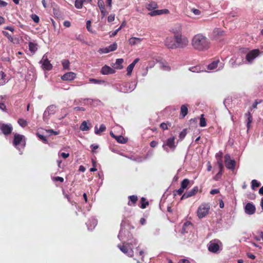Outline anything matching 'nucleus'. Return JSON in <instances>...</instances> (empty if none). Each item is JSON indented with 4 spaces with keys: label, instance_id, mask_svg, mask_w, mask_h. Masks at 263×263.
<instances>
[{
    "label": "nucleus",
    "instance_id": "473e14b6",
    "mask_svg": "<svg viewBox=\"0 0 263 263\" xmlns=\"http://www.w3.org/2000/svg\"><path fill=\"white\" fill-rule=\"evenodd\" d=\"M157 7V4H156V3L154 2H152L151 3L148 4L146 6V8L149 10H152L153 9H156Z\"/></svg>",
    "mask_w": 263,
    "mask_h": 263
},
{
    "label": "nucleus",
    "instance_id": "864d4df0",
    "mask_svg": "<svg viewBox=\"0 0 263 263\" xmlns=\"http://www.w3.org/2000/svg\"><path fill=\"white\" fill-rule=\"evenodd\" d=\"M52 180L54 181H60L63 182L64 181V178L61 177H55L52 178Z\"/></svg>",
    "mask_w": 263,
    "mask_h": 263
},
{
    "label": "nucleus",
    "instance_id": "20e7f679",
    "mask_svg": "<svg viewBox=\"0 0 263 263\" xmlns=\"http://www.w3.org/2000/svg\"><path fill=\"white\" fill-rule=\"evenodd\" d=\"M210 209V206L208 203H202L198 208L197 216L200 219L204 217L209 214Z\"/></svg>",
    "mask_w": 263,
    "mask_h": 263
},
{
    "label": "nucleus",
    "instance_id": "3c124183",
    "mask_svg": "<svg viewBox=\"0 0 263 263\" xmlns=\"http://www.w3.org/2000/svg\"><path fill=\"white\" fill-rule=\"evenodd\" d=\"M98 52L100 53H107L109 52L107 47L100 48Z\"/></svg>",
    "mask_w": 263,
    "mask_h": 263
},
{
    "label": "nucleus",
    "instance_id": "680f3d73",
    "mask_svg": "<svg viewBox=\"0 0 263 263\" xmlns=\"http://www.w3.org/2000/svg\"><path fill=\"white\" fill-rule=\"evenodd\" d=\"M7 3L5 1L0 0V7H5L7 6Z\"/></svg>",
    "mask_w": 263,
    "mask_h": 263
},
{
    "label": "nucleus",
    "instance_id": "423d86ee",
    "mask_svg": "<svg viewBox=\"0 0 263 263\" xmlns=\"http://www.w3.org/2000/svg\"><path fill=\"white\" fill-rule=\"evenodd\" d=\"M165 45L169 49H175L177 48L176 46V39L174 36H168L164 41Z\"/></svg>",
    "mask_w": 263,
    "mask_h": 263
},
{
    "label": "nucleus",
    "instance_id": "dca6fc26",
    "mask_svg": "<svg viewBox=\"0 0 263 263\" xmlns=\"http://www.w3.org/2000/svg\"><path fill=\"white\" fill-rule=\"evenodd\" d=\"M110 136L115 138L117 141L119 143L124 144L127 142V139L125 138L123 136L121 135L116 136L112 132H110Z\"/></svg>",
    "mask_w": 263,
    "mask_h": 263
},
{
    "label": "nucleus",
    "instance_id": "6e6552de",
    "mask_svg": "<svg viewBox=\"0 0 263 263\" xmlns=\"http://www.w3.org/2000/svg\"><path fill=\"white\" fill-rule=\"evenodd\" d=\"M259 53L260 51L259 49L252 50L247 54L246 59L248 62L251 63L254 59L259 55Z\"/></svg>",
    "mask_w": 263,
    "mask_h": 263
},
{
    "label": "nucleus",
    "instance_id": "4d7b16f0",
    "mask_svg": "<svg viewBox=\"0 0 263 263\" xmlns=\"http://www.w3.org/2000/svg\"><path fill=\"white\" fill-rule=\"evenodd\" d=\"M90 26H91V21H87L86 22V28L88 31L91 32V30L90 29Z\"/></svg>",
    "mask_w": 263,
    "mask_h": 263
},
{
    "label": "nucleus",
    "instance_id": "c85d7f7f",
    "mask_svg": "<svg viewBox=\"0 0 263 263\" xmlns=\"http://www.w3.org/2000/svg\"><path fill=\"white\" fill-rule=\"evenodd\" d=\"M56 111V106L55 105H52L49 106L46 110H45L44 114H46L47 112L48 114H54Z\"/></svg>",
    "mask_w": 263,
    "mask_h": 263
},
{
    "label": "nucleus",
    "instance_id": "7c9ffc66",
    "mask_svg": "<svg viewBox=\"0 0 263 263\" xmlns=\"http://www.w3.org/2000/svg\"><path fill=\"white\" fill-rule=\"evenodd\" d=\"M141 205L140 208L141 209H145L147 205L149 204L148 201H146V199L144 197H142L141 199Z\"/></svg>",
    "mask_w": 263,
    "mask_h": 263
},
{
    "label": "nucleus",
    "instance_id": "4468645a",
    "mask_svg": "<svg viewBox=\"0 0 263 263\" xmlns=\"http://www.w3.org/2000/svg\"><path fill=\"white\" fill-rule=\"evenodd\" d=\"M224 32L220 28H215L212 32V37L214 40H219L224 35Z\"/></svg>",
    "mask_w": 263,
    "mask_h": 263
},
{
    "label": "nucleus",
    "instance_id": "f257e3e1",
    "mask_svg": "<svg viewBox=\"0 0 263 263\" xmlns=\"http://www.w3.org/2000/svg\"><path fill=\"white\" fill-rule=\"evenodd\" d=\"M192 45L196 50L204 51L210 47V42L209 40L201 34L195 35L192 40Z\"/></svg>",
    "mask_w": 263,
    "mask_h": 263
},
{
    "label": "nucleus",
    "instance_id": "c756f323",
    "mask_svg": "<svg viewBox=\"0 0 263 263\" xmlns=\"http://www.w3.org/2000/svg\"><path fill=\"white\" fill-rule=\"evenodd\" d=\"M123 63V59H118L116 60V64L117 65V66L115 67V68L117 69H122L123 67L122 65V64Z\"/></svg>",
    "mask_w": 263,
    "mask_h": 263
},
{
    "label": "nucleus",
    "instance_id": "39448f33",
    "mask_svg": "<svg viewBox=\"0 0 263 263\" xmlns=\"http://www.w3.org/2000/svg\"><path fill=\"white\" fill-rule=\"evenodd\" d=\"M19 144H22L25 146V137L21 134H15L14 135V139L13 141V145L14 146H16Z\"/></svg>",
    "mask_w": 263,
    "mask_h": 263
},
{
    "label": "nucleus",
    "instance_id": "ddd939ff",
    "mask_svg": "<svg viewBox=\"0 0 263 263\" xmlns=\"http://www.w3.org/2000/svg\"><path fill=\"white\" fill-rule=\"evenodd\" d=\"M256 208L252 202L247 203L245 207V212L248 215H252L255 213Z\"/></svg>",
    "mask_w": 263,
    "mask_h": 263
},
{
    "label": "nucleus",
    "instance_id": "2f4dec72",
    "mask_svg": "<svg viewBox=\"0 0 263 263\" xmlns=\"http://www.w3.org/2000/svg\"><path fill=\"white\" fill-rule=\"evenodd\" d=\"M190 183V180L188 179H183L181 182V188L183 189L184 190L187 188V186Z\"/></svg>",
    "mask_w": 263,
    "mask_h": 263
},
{
    "label": "nucleus",
    "instance_id": "72a5a7b5",
    "mask_svg": "<svg viewBox=\"0 0 263 263\" xmlns=\"http://www.w3.org/2000/svg\"><path fill=\"white\" fill-rule=\"evenodd\" d=\"M36 136L39 138L40 140H41L44 143L47 142V138L44 135L40 133L39 132H37L36 133Z\"/></svg>",
    "mask_w": 263,
    "mask_h": 263
},
{
    "label": "nucleus",
    "instance_id": "37998d69",
    "mask_svg": "<svg viewBox=\"0 0 263 263\" xmlns=\"http://www.w3.org/2000/svg\"><path fill=\"white\" fill-rule=\"evenodd\" d=\"M186 134H187L186 129H183L182 131H181L180 132V133L179 134V139L180 140H182V139H183L184 138V137L186 136Z\"/></svg>",
    "mask_w": 263,
    "mask_h": 263
},
{
    "label": "nucleus",
    "instance_id": "09e8293b",
    "mask_svg": "<svg viewBox=\"0 0 263 263\" xmlns=\"http://www.w3.org/2000/svg\"><path fill=\"white\" fill-rule=\"evenodd\" d=\"M168 125L171 126V123H162L160 126L163 130H166L168 129Z\"/></svg>",
    "mask_w": 263,
    "mask_h": 263
},
{
    "label": "nucleus",
    "instance_id": "9b49d317",
    "mask_svg": "<svg viewBox=\"0 0 263 263\" xmlns=\"http://www.w3.org/2000/svg\"><path fill=\"white\" fill-rule=\"evenodd\" d=\"M41 63L42 64L43 69L49 71L52 68V65L48 60L47 56L46 54L43 55Z\"/></svg>",
    "mask_w": 263,
    "mask_h": 263
},
{
    "label": "nucleus",
    "instance_id": "6e6d98bb",
    "mask_svg": "<svg viewBox=\"0 0 263 263\" xmlns=\"http://www.w3.org/2000/svg\"><path fill=\"white\" fill-rule=\"evenodd\" d=\"M222 174V172L219 171V172L215 175V176L214 177V179L215 180H218L219 178L221 177V175Z\"/></svg>",
    "mask_w": 263,
    "mask_h": 263
},
{
    "label": "nucleus",
    "instance_id": "79ce46f5",
    "mask_svg": "<svg viewBox=\"0 0 263 263\" xmlns=\"http://www.w3.org/2000/svg\"><path fill=\"white\" fill-rule=\"evenodd\" d=\"M75 7L78 9H81L82 8L83 3L82 0H76L75 1Z\"/></svg>",
    "mask_w": 263,
    "mask_h": 263
},
{
    "label": "nucleus",
    "instance_id": "393cba45",
    "mask_svg": "<svg viewBox=\"0 0 263 263\" xmlns=\"http://www.w3.org/2000/svg\"><path fill=\"white\" fill-rule=\"evenodd\" d=\"M175 138L174 137H172L167 139L165 145L170 148H173L175 146Z\"/></svg>",
    "mask_w": 263,
    "mask_h": 263
},
{
    "label": "nucleus",
    "instance_id": "c03bdc74",
    "mask_svg": "<svg viewBox=\"0 0 263 263\" xmlns=\"http://www.w3.org/2000/svg\"><path fill=\"white\" fill-rule=\"evenodd\" d=\"M3 34L7 37V39L11 42H13V38L11 35H10L8 32L3 31L2 32Z\"/></svg>",
    "mask_w": 263,
    "mask_h": 263
},
{
    "label": "nucleus",
    "instance_id": "ea45409f",
    "mask_svg": "<svg viewBox=\"0 0 263 263\" xmlns=\"http://www.w3.org/2000/svg\"><path fill=\"white\" fill-rule=\"evenodd\" d=\"M117 44L116 43H114L112 44L109 45L107 47L109 52L114 51L117 49Z\"/></svg>",
    "mask_w": 263,
    "mask_h": 263
},
{
    "label": "nucleus",
    "instance_id": "aec40b11",
    "mask_svg": "<svg viewBox=\"0 0 263 263\" xmlns=\"http://www.w3.org/2000/svg\"><path fill=\"white\" fill-rule=\"evenodd\" d=\"M245 117L247 118V127L249 130L251 127V124L252 122L253 118L250 111H248L245 114Z\"/></svg>",
    "mask_w": 263,
    "mask_h": 263
},
{
    "label": "nucleus",
    "instance_id": "f03ea898",
    "mask_svg": "<svg viewBox=\"0 0 263 263\" xmlns=\"http://www.w3.org/2000/svg\"><path fill=\"white\" fill-rule=\"evenodd\" d=\"M175 39H176V44L177 48H184L189 43L187 37L181 34H175Z\"/></svg>",
    "mask_w": 263,
    "mask_h": 263
},
{
    "label": "nucleus",
    "instance_id": "69168bd1",
    "mask_svg": "<svg viewBox=\"0 0 263 263\" xmlns=\"http://www.w3.org/2000/svg\"><path fill=\"white\" fill-rule=\"evenodd\" d=\"M61 156L63 158L65 159L67 158L69 156V153H62L60 154Z\"/></svg>",
    "mask_w": 263,
    "mask_h": 263
},
{
    "label": "nucleus",
    "instance_id": "c9c22d12",
    "mask_svg": "<svg viewBox=\"0 0 263 263\" xmlns=\"http://www.w3.org/2000/svg\"><path fill=\"white\" fill-rule=\"evenodd\" d=\"M251 187L253 190L255 189V187H258L260 186L261 184L259 182H258L256 180L254 179L251 181Z\"/></svg>",
    "mask_w": 263,
    "mask_h": 263
},
{
    "label": "nucleus",
    "instance_id": "2eb2a0df",
    "mask_svg": "<svg viewBox=\"0 0 263 263\" xmlns=\"http://www.w3.org/2000/svg\"><path fill=\"white\" fill-rule=\"evenodd\" d=\"M100 72L103 75H108L115 73L116 71L110 67L105 65L102 67Z\"/></svg>",
    "mask_w": 263,
    "mask_h": 263
},
{
    "label": "nucleus",
    "instance_id": "1a4fd4ad",
    "mask_svg": "<svg viewBox=\"0 0 263 263\" xmlns=\"http://www.w3.org/2000/svg\"><path fill=\"white\" fill-rule=\"evenodd\" d=\"M226 167L229 170H234L235 168L236 162L234 160H231L229 155L227 154L224 156Z\"/></svg>",
    "mask_w": 263,
    "mask_h": 263
},
{
    "label": "nucleus",
    "instance_id": "052dcab7",
    "mask_svg": "<svg viewBox=\"0 0 263 263\" xmlns=\"http://www.w3.org/2000/svg\"><path fill=\"white\" fill-rule=\"evenodd\" d=\"M261 100H260V101H259V102H258L257 100H256V101H255V102L253 103V104L252 105V109H254V108H257V105H258L259 103H261Z\"/></svg>",
    "mask_w": 263,
    "mask_h": 263
},
{
    "label": "nucleus",
    "instance_id": "f8f14e48",
    "mask_svg": "<svg viewBox=\"0 0 263 263\" xmlns=\"http://www.w3.org/2000/svg\"><path fill=\"white\" fill-rule=\"evenodd\" d=\"M198 191V187L194 186L191 190L185 192L182 196L181 200H183L196 195Z\"/></svg>",
    "mask_w": 263,
    "mask_h": 263
},
{
    "label": "nucleus",
    "instance_id": "412c9836",
    "mask_svg": "<svg viewBox=\"0 0 263 263\" xmlns=\"http://www.w3.org/2000/svg\"><path fill=\"white\" fill-rule=\"evenodd\" d=\"M129 201L128 202V205L129 206H135L138 201V197L136 195H131L128 197Z\"/></svg>",
    "mask_w": 263,
    "mask_h": 263
},
{
    "label": "nucleus",
    "instance_id": "e433bc0d",
    "mask_svg": "<svg viewBox=\"0 0 263 263\" xmlns=\"http://www.w3.org/2000/svg\"><path fill=\"white\" fill-rule=\"evenodd\" d=\"M199 124H200V126L201 127H204L206 125V120L204 118V115L203 114H202L201 115L200 119V123H199Z\"/></svg>",
    "mask_w": 263,
    "mask_h": 263
},
{
    "label": "nucleus",
    "instance_id": "4be33fe9",
    "mask_svg": "<svg viewBox=\"0 0 263 263\" xmlns=\"http://www.w3.org/2000/svg\"><path fill=\"white\" fill-rule=\"evenodd\" d=\"M142 41V39L139 38V37H133L129 39L128 42H129V44L130 45L133 46V45L138 44L139 43H140Z\"/></svg>",
    "mask_w": 263,
    "mask_h": 263
},
{
    "label": "nucleus",
    "instance_id": "f3484780",
    "mask_svg": "<svg viewBox=\"0 0 263 263\" xmlns=\"http://www.w3.org/2000/svg\"><path fill=\"white\" fill-rule=\"evenodd\" d=\"M76 77V74L73 72H68L62 76L61 79L64 81H71Z\"/></svg>",
    "mask_w": 263,
    "mask_h": 263
},
{
    "label": "nucleus",
    "instance_id": "f704fd0d",
    "mask_svg": "<svg viewBox=\"0 0 263 263\" xmlns=\"http://www.w3.org/2000/svg\"><path fill=\"white\" fill-rule=\"evenodd\" d=\"M17 123L22 127H26L28 124L27 121L22 118L18 119Z\"/></svg>",
    "mask_w": 263,
    "mask_h": 263
},
{
    "label": "nucleus",
    "instance_id": "4c0bfd02",
    "mask_svg": "<svg viewBox=\"0 0 263 263\" xmlns=\"http://www.w3.org/2000/svg\"><path fill=\"white\" fill-rule=\"evenodd\" d=\"M190 70L194 72H199L203 71L201 69V67L200 66L192 67L190 68Z\"/></svg>",
    "mask_w": 263,
    "mask_h": 263
},
{
    "label": "nucleus",
    "instance_id": "5fc2aeb1",
    "mask_svg": "<svg viewBox=\"0 0 263 263\" xmlns=\"http://www.w3.org/2000/svg\"><path fill=\"white\" fill-rule=\"evenodd\" d=\"M115 15L110 14L108 16L107 21L108 22H111L115 20Z\"/></svg>",
    "mask_w": 263,
    "mask_h": 263
},
{
    "label": "nucleus",
    "instance_id": "0e129e2a",
    "mask_svg": "<svg viewBox=\"0 0 263 263\" xmlns=\"http://www.w3.org/2000/svg\"><path fill=\"white\" fill-rule=\"evenodd\" d=\"M74 109L75 110H77V111H85V109L84 107H79V106L75 107L74 108Z\"/></svg>",
    "mask_w": 263,
    "mask_h": 263
},
{
    "label": "nucleus",
    "instance_id": "b1692460",
    "mask_svg": "<svg viewBox=\"0 0 263 263\" xmlns=\"http://www.w3.org/2000/svg\"><path fill=\"white\" fill-rule=\"evenodd\" d=\"M91 127V124L88 123L86 121H84L81 124L80 129L82 131H87Z\"/></svg>",
    "mask_w": 263,
    "mask_h": 263
},
{
    "label": "nucleus",
    "instance_id": "7ed1b4c3",
    "mask_svg": "<svg viewBox=\"0 0 263 263\" xmlns=\"http://www.w3.org/2000/svg\"><path fill=\"white\" fill-rule=\"evenodd\" d=\"M132 245V243L124 242L122 245H118V247L123 253L129 257H132L134 255V251L131 247Z\"/></svg>",
    "mask_w": 263,
    "mask_h": 263
},
{
    "label": "nucleus",
    "instance_id": "a878e982",
    "mask_svg": "<svg viewBox=\"0 0 263 263\" xmlns=\"http://www.w3.org/2000/svg\"><path fill=\"white\" fill-rule=\"evenodd\" d=\"M220 63L219 59L215 60L208 66V68L209 70H214L218 67V64Z\"/></svg>",
    "mask_w": 263,
    "mask_h": 263
},
{
    "label": "nucleus",
    "instance_id": "49530a36",
    "mask_svg": "<svg viewBox=\"0 0 263 263\" xmlns=\"http://www.w3.org/2000/svg\"><path fill=\"white\" fill-rule=\"evenodd\" d=\"M217 164H218V167L219 168V171H221L223 172V164H222V161L221 158H220L218 160Z\"/></svg>",
    "mask_w": 263,
    "mask_h": 263
},
{
    "label": "nucleus",
    "instance_id": "13d9d810",
    "mask_svg": "<svg viewBox=\"0 0 263 263\" xmlns=\"http://www.w3.org/2000/svg\"><path fill=\"white\" fill-rule=\"evenodd\" d=\"M192 11L195 15H200L201 14V11L197 9H193L192 10Z\"/></svg>",
    "mask_w": 263,
    "mask_h": 263
},
{
    "label": "nucleus",
    "instance_id": "338daca9",
    "mask_svg": "<svg viewBox=\"0 0 263 263\" xmlns=\"http://www.w3.org/2000/svg\"><path fill=\"white\" fill-rule=\"evenodd\" d=\"M0 109H1L3 110H5L6 106H5L4 103L0 102Z\"/></svg>",
    "mask_w": 263,
    "mask_h": 263
},
{
    "label": "nucleus",
    "instance_id": "0eeeda50",
    "mask_svg": "<svg viewBox=\"0 0 263 263\" xmlns=\"http://www.w3.org/2000/svg\"><path fill=\"white\" fill-rule=\"evenodd\" d=\"M218 242H220L218 239H214L213 241H211L208 246L209 251L214 253H217L219 250Z\"/></svg>",
    "mask_w": 263,
    "mask_h": 263
},
{
    "label": "nucleus",
    "instance_id": "9d476101",
    "mask_svg": "<svg viewBox=\"0 0 263 263\" xmlns=\"http://www.w3.org/2000/svg\"><path fill=\"white\" fill-rule=\"evenodd\" d=\"M0 130L4 135L7 136L11 134L13 127L10 124L3 123L0 124Z\"/></svg>",
    "mask_w": 263,
    "mask_h": 263
},
{
    "label": "nucleus",
    "instance_id": "6ab92c4d",
    "mask_svg": "<svg viewBox=\"0 0 263 263\" xmlns=\"http://www.w3.org/2000/svg\"><path fill=\"white\" fill-rule=\"evenodd\" d=\"M98 5L99 7L101 13L103 16H105L106 15L107 12L105 9V5L103 1L102 0H99L98 2Z\"/></svg>",
    "mask_w": 263,
    "mask_h": 263
},
{
    "label": "nucleus",
    "instance_id": "774afa93",
    "mask_svg": "<svg viewBox=\"0 0 263 263\" xmlns=\"http://www.w3.org/2000/svg\"><path fill=\"white\" fill-rule=\"evenodd\" d=\"M178 263H190V262L187 259H182L179 261Z\"/></svg>",
    "mask_w": 263,
    "mask_h": 263
},
{
    "label": "nucleus",
    "instance_id": "e2e57ef3",
    "mask_svg": "<svg viewBox=\"0 0 263 263\" xmlns=\"http://www.w3.org/2000/svg\"><path fill=\"white\" fill-rule=\"evenodd\" d=\"M219 193L218 189H213L210 191V194L212 195H215Z\"/></svg>",
    "mask_w": 263,
    "mask_h": 263
},
{
    "label": "nucleus",
    "instance_id": "a19ab883",
    "mask_svg": "<svg viewBox=\"0 0 263 263\" xmlns=\"http://www.w3.org/2000/svg\"><path fill=\"white\" fill-rule=\"evenodd\" d=\"M62 65L64 69H68L69 67L70 62L68 60H64L62 61Z\"/></svg>",
    "mask_w": 263,
    "mask_h": 263
},
{
    "label": "nucleus",
    "instance_id": "bf43d9fd",
    "mask_svg": "<svg viewBox=\"0 0 263 263\" xmlns=\"http://www.w3.org/2000/svg\"><path fill=\"white\" fill-rule=\"evenodd\" d=\"M122 26H120L118 29H116L115 31L111 32V34H110V36H115L118 32L121 29Z\"/></svg>",
    "mask_w": 263,
    "mask_h": 263
},
{
    "label": "nucleus",
    "instance_id": "de8ad7c7",
    "mask_svg": "<svg viewBox=\"0 0 263 263\" xmlns=\"http://www.w3.org/2000/svg\"><path fill=\"white\" fill-rule=\"evenodd\" d=\"M190 226H192V223L190 221H186L183 224L182 227V231L183 232H187V231H186V228Z\"/></svg>",
    "mask_w": 263,
    "mask_h": 263
},
{
    "label": "nucleus",
    "instance_id": "8fccbe9b",
    "mask_svg": "<svg viewBox=\"0 0 263 263\" xmlns=\"http://www.w3.org/2000/svg\"><path fill=\"white\" fill-rule=\"evenodd\" d=\"M31 18L33 20V21L34 22H35L36 23L39 22L40 18L37 15H36L35 14H33L31 15Z\"/></svg>",
    "mask_w": 263,
    "mask_h": 263
},
{
    "label": "nucleus",
    "instance_id": "a211bd4d",
    "mask_svg": "<svg viewBox=\"0 0 263 263\" xmlns=\"http://www.w3.org/2000/svg\"><path fill=\"white\" fill-rule=\"evenodd\" d=\"M140 59L139 58H136L134 60V61L129 64L126 69L127 70V74L128 76H130L132 74V72L133 71V70L135 66V65L139 61Z\"/></svg>",
    "mask_w": 263,
    "mask_h": 263
},
{
    "label": "nucleus",
    "instance_id": "58836bf2",
    "mask_svg": "<svg viewBox=\"0 0 263 263\" xmlns=\"http://www.w3.org/2000/svg\"><path fill=\"white\" fill-rule=\"evenodd\" d=\"M148 14L152 16L161 15L162 14V11L161 10H154L148 13Z\"/></svg>",
    "mask_w": 263,
    "mask_h": 263
},
{
    "label": "nucleus",
    "instance_id": "cd10ccee",
    "mask_svg": "<svg viewBox=\"0 0 263 263\" xmlns=\"http://www.w3.org/2000/svg\"><path fill=\"white\" fill-rule=\"evenodd\" d=\"M105 130L106 126L104 124H101L99 128L97 126L95 127V133L97 135H101Z\"/></svg>",
    "mask_w": 263,
    "mask_h": 263
},
{
    "label": "nucleus",
    "instance_id": "a18cd8bd",
    "mask_svg": "<svg viewBox=\"0 0 263 263\" xmlns=\"http://www.w3.org/2000/svg\"><path fill=\"white\" fill-rule=\"evenodd\" d=\"M89 81L94 84H101L104 82V81L96 79L91 78L89 80Z\"/></svg>",
    "mask_w": 263,
    "mask_h": 263
},
{
    "label": "nucleus",
    "instance_id": "bb28decb",
    "mask_svg": "<svg viewBox=\"0 0 263 263\" xmlns=\"http://www.w3.org/2000/svg\"><path fill=\"white\" fill-rule=\"evenodd\" d=\"M29 49L32 53H35L37 50V44L31 42H29Z\"/></svg>",
    "mask_w": 263,
    "mask_h": 263
},
{
    "label": "nucleus",
    "instance_id": "5701e85b",
    "mask_svg": "<svg viewBox=\"0 0 263 263\" xmlns=\"http://www.w3.org/2000/svg\"><path fill=\"white\" fill-rule=\"evenodd\" d=\"M188 113L187 105H182L180 108V116L183 118Z\"/></svg>",
    "mask_w": 263,
    "mask_h": 263
},
{
    "label": "nucleus",
    "instance_id": "603ef678",
    "mask_svg": "<svg viewBox=\"0 0 263 263\" xmlns=\"http://www.w3.org/2000/svg\"><path fill=\"white\" fill-rule=\"evenodd\" d=\"M183 192H184V190L180 187L178 190H177L174 192V195L175 196L176 195V194L175 193H176L178 195H181L182 194Z\"/></svg>",
    "mask_w": 263,
    "mask_h": 263
}]
</instances>
